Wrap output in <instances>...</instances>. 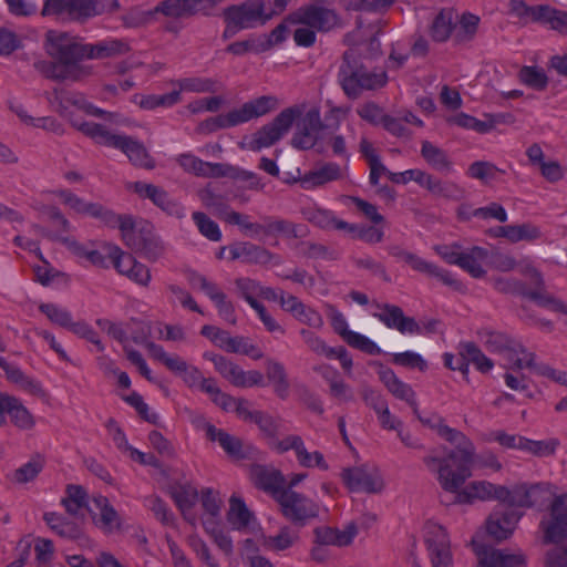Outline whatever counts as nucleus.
<instances>
[{
    "mask_svg": "<svg viewBox=\"0 0 567 567\" xmlns=\"http://www.w3.org/2000/svg\"><path fill=\"white\" fill-rule=\"evenodd\" d=\"M440 433L454 445V450L444 457L426 456L424 463L429 470L436 472L440 486L449 493L455 494V502L472 504L475 501L496 499L504 502L506 487L495 485L487 481H474L463 486L472 475L471 466L474 460L475 447L470 439L462 432L452 427H440Z\"/></svg>",
    "mask_w": 567,
    "mask_h": 567,
    "instance_id": "obj_1",
    "label": "nucleus"
},
{
    "mask_svg": "<svg viewBox=\"0 0 567 567\" xmlns=\"http://www.w3.org/2000/svg\"><path fill=\"white\" fill-rule=\"evenodd\" d=\"M44 50L52 59L45 73L59 81H81L94 73V66L84 64L83 42L78 35L60 30H48L44 35Z\"/></svg>",
    "mask_w": 567,
    "mask_h": 567,
    "instance_id": "obj_2",
    "label": "nucleus"
},
{
    "mask_svg": "<svg viewBox=\"0 0 567 567\" xmlns=\"http://www.w3.org/2000/svg\"><path fill=\"white\" fill-rule=\"evenodd\" d=\"M276 106L277 99L275 96L264 95L246 102L239 109L206 120L202 127L208 132L234 127L247 123L252 118L260 117L276 109Z\"/></svg>",
    "mask_w": 567,
    "mask_h": 567,
    "instance_id": "obj_3",
    "label": "nucleus"
},
{
    "mask_svg": "<svg viewBox=\"0 0 567 567\" xmlns=\"http://www.w3.org/2000/svg\"><path fill=\"white\" fill-rule=\"evenodd\" d=\"M302 114V106L295 105L281 111L271 123L258 130L241 147L252 152L270 147L288 133L295 121Z\"/></svg>",
    "mask_w": 567,
    "mask_h": 567,
    "instance_id": "obj_4",
    "label": "nucleus"
},
{
    "mask_svg": "<svg viewBox=\"0 0 567 567\" xmlns=\"http://www.w3.org/2000/svg\"><path fill=\"white\" fill-rule=\"evenodd\" d=\"M555 493L556 487L547 482L534 484L519 483L511 488L506 487L503 503L515 508L540 507L555 496Z\"/></svg>",
    "mask_w": 567,
    "mask_h": 567,
    "instance_id": "obj_5",
    "label": "nucleus"
},
{
    "mask_svg": "<svg viewBox=\"0 0 567 567\" xmlns=\"http://www.w3.org/2000/svg\"><path fill=\"white\" fill-rule=\"evenodd\" d=\"M339 80L344 93L352 99L364 90H377L384 86L388 75L384 71H369L364 68L353 70L349 63L340 66Z\"/></svg>",
    "mask_w": 567,
    "mask_h": 567,
    "instance_id": "obj_6",
    "label": "nucleus"
},
{
    "mask_svg": "<svg viewBox=\"0 0 567 567\" xmlns=\"http://www.w3.org/2000/svg\"><path fill=\"white\" fill-rule=\"evenodd\" d=\"M330 0H317V2L300 7L288 17L292 24H302L318 32H328L341 25L340 17L331 9L322 4Z\"/></svg>",
    "mask_w": 567,
    "mask_h": 567,
    "instance_id": "obj_7",
    "label": "nucleus"
},
{
    "mask_svg": "<svg viewBox=\"0 0 567 567\" xmlns=\"http://www.w3.org/2000/svg\"><path fill=\"white\" fill-rule=\"evenodd\" d=\"M276 501L284 516L300 526L319 515V505L316 502L291 488L277 491Z\"/></svg>",
    "mask_w": 567,
    "mask_h": 567,
    "instance_id": "obj_8",
    "label": "nucleus"
},
{
    "mask_svg": "<svg viewBox=\"0 0 567 567\" xmlns=\"http://www.w3.org/2000/svg\"><path fill=\"white\" fill-rule=\"evenodd\" d=\"M432 567H453L450 537L445 528L434 522H427L423 528Z\"/></svg>",
    "mask_w": 567,
    "mask_h": 567,
    "instance_id": "obj_9",
    "label": "nucleus"
},
{
    "mask_svg": "<svg viewBox=\"0 0 567 567\" xmlns=\"http://www.w3.org/2000/svg\"><path fill=\"white\" fill-rule=\"evenodd\" d=\"M545 542L559 543L567 538V494L555 496L540 520Z\"/></svg>",
    "mask_w": 567,
    "mask_h": 567,
    "instance_id": "obj_10",
    "label": "nucleus"
},
{
    "mask_svg": "<svg viewBox=\"0 0 567 567\" xmlns=\"http://www.w3.org/2000/svg\"><path fill=\"white\" fill-rule=\"evenodd\" d=\"M341 477L346 486L351 492L379 493L384 487V482L380 471L373 466L363 464L344 468Z\"/></svg>",
    "mask_w": 567,
    "mask_h": 567,
    "instance_id": "obj_11",
    "label": "nucleus"
},
{
    "mask_svg": "<svg viewBox=\"0 0 567 567\" xmlns=\"http://www.w3.org/2000/svg\"><path fill=\"white\" fill-rule=\"evenodd\" d=\"M107 252L114 268L123 276L141 286H148L151 281L150 269L137 261L132 255L124 252L118 246L105 243Z\"/></svg>",
    "mask_w": 567,
    "mask_h": 567,
    "instance_id": "obj_12",
    "label": "nucleus"
},
{
    "mask_svg": "<svg viewBox=\"0 0 567 567\" xmlns=\"http://www.w3.org/2000/svg\"><path fill=\"white\" fill-rule=\"evenodd\" d=\"M224 17L241 29H250L257 24H265L272 18V13H268L264 0H248L239 6L227 8Z\"/></svg>",
    "mask_w": 567,
    "mask_h": 567,
    "instance_id": "obj_13",
    "label": "nucleus"
},
{
    "mask_svg": "<svg viewBox=\"0 0 567 567\" xmlns=\"http://www.w3.org/2000/svg\"><path fill=\"white\" fill-rule=\"evenodd\" d=\"M324 127L319 109L311 107L297 122V130L291 140L292 146L299 150L312 148L320 140Z\"/></svg>",
    "mask_w": 567,
    "mask_h": 567,
    "instance_id": "obj_14",
    "label": "nucleus"
},
{
    "mask_svg": "<svg viewBox=\"0 0 567 567\" xmlns=\"http://www.w3.org/2000/svg\"><path fill=\"white\" fill-rule=\"evenodd\" d=\"M68 16L72 20H83L101 14L93 0H45L42 16Z\"/></svg>",
    "mask_w": 567,
    "mask_h": 567,
    "instance_id": "obj_15",
    "label": "nucleus"
},
{
    "mask_svg": "<svg viewBox=\"0 0 567 567\" xmlns=\"http://www.w3.org/2000/svg\"><path fill=\"white\" fill-rule=\"evenodd\" d=\"M127 188L136 193L141 198L150 199L155 206L169 216L176 218H183L185 216L183 205L172 198L162 187L143 182H133L128 184Z\"/></svg>",
    "mask_w": 567,
    "mask_h": 567,
    "instance_id": "obj_16",
    "label": "nucleus"
},
{
    "mask_svg": "<svg viewBox=\"0 0 567 567\" xmlns=\"http://www.w3.org/2000/svg\"><path fill=\"white\" fill-rule=\"evenodd\" d=\"M7 416L20 430L30 431L35 426L34 416L19 398L0 392V427L7 424Z\"/></svg>",
    "mask_w": 567,
    "mask_h": 567,
    "instance_id": "obj_17",
    "label": "nucleus"
},
{
    "mask_svg": "<svg viewBox=\"0 0 567 567\" xmlns=\"http://www.w3.org/2000/svg\"><path fill=\"white\" fill-rule=\"evenodd\" d=\"M480 567H525L526 560L523 554L497 549L472 540Z\"/></svg>",
    "mask_w": 567,
    "mask_h": 567,
    "instance_id": "obj_18",
    "label": "nucleus"
},
{
    "mask_svg": "<svg viewBox=\"0 0 567 567\" xmlns=\"http://www.w3.org/2000/svg\"><path fill=\"white\" fill-rule=\"evenodd\" d=\"M379 311L372 316L389 329H395L402 334H422L421 326L412 317H406L403 310L394 305H377Z\"/></svg>",
    "mask_w": 567,
    "mask_h": 567,
    "instance_id": "obj_19",
    "label": "nucleus"
},
{
    "mask_svg": "<svg viewBox=\"0 0 567 567\" xmlns=\"http://www.w3.org/2000/svg\"><path fill=\"white\" fill-rule=\"evenodd\" d=\"M50 194L60 198L61 203L75 214L99 218L103 223H110L114 218L113 212L97 203L86 202L69 189H55Z\"/></svg>",
    "mask_w": 567,
    "mask_h": 567,
    "instance_id": "obj_20",
    "label": "nucleus"
},
{
    "mask_svg": "<svg viewBox=\"0 0 567 567\" xmlns=\"http://www.w3.org/2000/svg\"><path fill=\"white\" fill-rule=\"evenodd\" d=\"M89 512L94 525L104 534H112L121 528V518L106 497H93Z\"/></svg>",
    "mask_w": 567,
    "mask_h": 567,
    "instance_id": "obj_21",
    "label": "nucleus"
},
{
    "mask_svg": "<svg viewBox=\"0 0 567 567\" xmlns=\"http://www.w3.org/2000/svg\"><path fill=\"white\" fill-rule=\"evenodd\" d=\"M392 254L404 260L406 264L411 266L413 270L417 272H422L430 277H433L446 286L454 287L457 285L456 279L450 271L439 267L434 262L427 261L422 257L405 250H396L393 251Z\"/></svg>",
    "mask_w": 567,
    "mask_h": 567,
    "instance_id": "obj_22",
    "label": "nucleus"
},
{
    "mask_svg": "<svg viewBox=\"0 0 567 567\" xmlns=\"http://www.w3.org/2000/svg\"><path fill=\"white\" fill-rule=\"evenodd\" d=\"M301 214L307 221L322 229L354 230L352 224L338 219L333 212L316 204L303 206Z\"/></svg>",
    "mask_w": 567,
    "mask_h": 567,
    "instance_id": "obj_23",
    "label": "nucleus"
},
{
    "mask_svg": "<svg viewBox=\"0 0 567 567\" xmlns=\"http://www.w3.org/2000/svg\"><path fill=\"white\" fill-rule=\"evenodd\" d=\"M378 375L380 381L394 398L406 402L416 412L417 404L415 392L409 383L402 381L392 369L383 365H380Z\"/></svg>",
    "mask_w": 567,
    "mask_h": 567,
    "instance_id": "obj_24",
    "label": "nucleus"
},
{
    "mask_svg": "<svg viewBox=\"0 0 567 567\" xmlns=\"http://www.w3.org/2000/svg\"><path fill=\"white\" fill-rule=\"evenodd\" d=\"M130 45L126 41L107 38L95 43H85L84 60H104L126 54Z\"/></svg>",
    "mask_w": 567,
    "mask_h": 567,
    "instance_id": "obj_25",
    "label": "nucleus"
},
{
    "mask_svg": "<svg viewBox=\"0 0 567 567\" xmlns=\"http://www.w3.org/2000/svg\"><path fill=\"white\" fill-rule=\"evenodd\" d=\"M229 507L226 513V518L231 529L245 530L254 528L257 524L256 516L248 508L245 501L237 494L229 497Z\"/></svg>",
    "mask_w": 567,
    "mask_h": 567,
    "instance_id": "obj_26",
    "label": "nucleus"
},
{
    "mask_svg": "<svg viewBox=\"0 0 567 567\" xmlns=\"http://www.w3.org/2000/svg\"><path fill=\"white\" fill-rule=\"evenodd\" d=\"M175 161L186 173L199 177H219L226 174L223 164L205 162L192 153L179 154Z\"/></svg>",
    "mask_w": 567,
    "mask_h": 567,
    "instance_id": "obj_27",
    "label": "nucleus"
},
{
    "mask_svg": "<svg viewBox=\"0 0 567 567\" xmlns=\"http://www.w3.org/2000/svg\"><path fill=\"white\" fill-rule=\"evenodd\" d=\"M73 125L86 136L91 137L96 144L118 150L124 138V134H115L104 125L94 122H73Z\"/></svg>",
    "mask_w": 567,
    "mask_h": 567,
    "instance_id": "obj_28",
    "label": "nucleus"
},
{
    "mask_svg": "<svg viewBox=\"0 0 567 567\" xmlns=\"http://www.w3.org/2000/svg\"><path fill=\"white\" fill-rule=\"evenodd\" d=\"M358 534L354 523L348 524L344 529L331 527H318L315 529L316 543L324 546L343 547L350 545Z\"/></svg>",
    "mask_w": 567,
    "mask_h": 567,
    "instance_id": "obj_29",
    "label": "nucleus"
},
{
    "mask_svg": "<svg viewBox=\"0 0 567 567\" xmlns=\"http://www.w3.org/2000/svg\"><path fill=\"white\" fill-rule=\"evenodd\" d=\"M520 517L522 514L513 511L504 514L493 513L486 522V530L496 540L506 539L513 534Z\"/></svg>",
    "mask_w": 567,
    "mask_h": 567,
    "instance_id": "obj_30",
    "label": "nucleus"
},
{
    "mask_svg": "<svg viewBox=\"0 0 567 567\" xmlns=\"http://www.w3.org/2000/svg\"><path fill=\"white\" fill-rule=\"evenodd\" d=\"M327 381L330 394L342 402L354 401V392L352 388L344 382L339 371L331 365H321L315 369Z\"/></svg>",
    "mask_w": 567,
    "mask_h": 567,
    "instance_id": "obj_31",
    "label": "nucleus"
},
{
    "mask_svg": "<svg viewBox=\"0 0 567 567\" xmlns=\"http://www.w3.org/2000/svg\"><path fill=\"white\" fill-rule=\"evenodd\" d=\"M111 227L117 226L123 241L132 249H142L144 246V237L142 231L136 228V224L132 216L128 215H115L110 223H105Z\"/></svg>",
    "mask_w": 567,
    "mask_h": 567,
    "instance_id": "obj_32",
    "label": "nucleus"
},
{
    "mask_svg": "<svg viewBox=\"0 0 567 567\" xmlns=\"http://www.w3.org/2000/svg\"><path fill=\"white\" fill-rule=\"evenodd\" d=\"M0 367L4 371L7 379L23 391L33 395L42 394L40 382L27 375L17 364L10 363L0 357Z\"/></svg>",
    "mask_w": 567,
    "mask_h": 567,
    "instance_id": "obj_33",
    "label": "nucleus"
},
{
    "mask_svg": "<svg viewBox=\"0 0 567 567\" xmlns=\"http://www.w3.org/2000/svg\"><path fill=\"white\" fill-rule=\"evenodd\" d=\"M204 430L210 441L218 442L223 450L231 457L243 458L245 452L243 451V443L239 439L217 429L210 423L204 424Z\"/></svg>",
    "mask_w": 567,
    "mask_h": 567,
    "instance_id": "obj_34",
    "label": "nucleus"
},
{
    "mask_svg": "<svg viewBox=\"0 0 567 567\" xmlns=\"http://www.w3.org/2000/svg\"><path fill=\"white\" fill-rule=\"evenodd\" d=\"M169 494L183 516L189 522L194 520L192 509L198 502L197 489L188 484H178L171 487Z\"/></svg>",
    "mask_w": 567,
    "mask_h": 567,
    "instance_id": "obj_35",
    "label": "nucleus"
},
{
    "mask_svg": "<svg viewBox=\"0 0 567 567\" xmlns=\"http://www.w3.org/2000/svg\"><path fill=\"white\" fill-rule=\"evenodd\" d=\"M421 156L435 171L450 174L454 172L453 163L446 152L429 141L421 145Z\"/></svg>",
    "mask_w": 567,
    "mask_h": 567,
    "instance_id": "obj_36",
    "label": "nucleus"
},
{
    "mask_svg": "<svg viewBox=\"0 0 567 567\" xmlns=\"http://www.w3.org/2000/svg\"><path fill=\"white\" fill-rule=\"evenodd\" d=\"M488 251L485 248L474 246L463 251L457 266L467 271L474 278H483L486 274L483 262L487 259Z\"/></svg>",
    "mask_w": 567,
    "mask_h": 567,
    "instance_id": "obj_37",
    "label": "nucleus"
},
{
    "mask_svg": "<svg viewBox=\"0 0 567 567\" xmlns=\"http://www.w3.org/2000/svg\"><path fill=\"white\" fill-rule=\"evenodd\" d=\"M341 169L338 164L328 163L315 171L309 172L301 178V186L305 189L315 188L329 182L339 179Z\"/></svg>",
    "mask_w": 567,
    "mask_h": 567,
    "instance_id": "obj_38",
    "label": "nucleus"
},
{
    "mask_svg": "<svg viewBox=\"0 0 567 567\" xmlns=\"http://www.w3.org/2000/svg\"><path fill=\"white\" fill-rule=\"evenodd\" d=\"M118 150L122 151L136 166L148 169L155 166L153 158L148 155L144 145L131 136H124Z\"/></svg>",
    "mask_w": 567,
    "mask_h": 567,
    "instance_id": "obj_39",
    "label": "nucleus"
},
{
    "mask_svg": "<svg viewBox=\"0 0 567 567\" xmlns=\"http://www.w3.org/2000/svg\"><path fill=\"white\" fill-rule=\"evenodd\" d=\"M173 92H178V103L183 92L214 93L217 91V82L209 78H184L172 82Z\"/></svg>",
    "mask_w": 567,
    "mask_h": 567,
    "instance_id": "obj_40",
    "label": "nucleus"
},
{
    "mask_svg": "<svg viewBox=\"0 0 567 567\" xmlns=\"http://www.w3.org/2000/svg\"><path fill=\"white\" fill-rule=\"evenodd\" d=\"M203 0H164L156 8V12H161L166 17L182 18L195 14Z\"/></svg>",
    "mask_w": 567,
    "mask_h": 567,
    "instance_id": "obj_41",
    "label": "nucleus"
},
{
    "mask_svg": "<svg viewBox=\"0 0 567 567\" xmlns=\"http://www.w3.org/2000/svg\"><path fill=\"white\" fill-rule=\"evenodd\" d=\"M203 528L214 544L226 555L234 551V543L230 535L223 528L220 519H203Z\"/></svg>",
    "mask_w": 567,
    "mask_h": 567,
    "instance_id": "obj_42",
    "label": "nucleus"
},
{
    "mask_svg": "<svg viewBox=\"0 0 567 567\" xmlns=\"http://www.w3.org/2000/svg\"><path fill=\"white\" fill-rule=\"evenodd\" d=\"M506 367L511 369H530L535 372V353L528 351L522 343H513L512 349L506 351Z\"/></svg>",
    "mask_w": 567,
    "mask_h": 567,
    "instance_id": "obj_43",
    "label": "nucleus"
},
{
    "mask_svg": "<svg viewBox=\"0 0 567 567\" xmlns=\"http://www.w3.org/2000/svg\"><path fill=\"white\" fill-rule=\"evenodd\" d=\"M198 501L203 508V519H220L223 498L214 488L205 487L198 493Z\"/></svg>",
    "mask_w": 567,
    "mask_h": 567,
    "instance_id": "obj_44",
    "label": "nucleus"
},
{
    "mask_svg": "<svg viewBox=\"0 0 567 567\" xmlns=\"http://www.w3.org/2000/svg\"><path fill=\"white\" fill-rule=\"evenodd\" d=\"M62 504L66 512L74 516H82L84 511H89L91 501L87 499V494L80 485H69L66 488V497L63 498Z\"/></svg>",
    "mask_w": 567,
    "mask_h": 567,
    "instance_id": "obj_45",
    "label": "nucleus"
},
{
    "mask_svg": "<svg viewBox=\"0 0 567 567\" xmlns=\"http://www.w3.org/2000/svg\"><path fill=\"white\" fill-rule=\"evenodd\" d=\"M290 231V224L282 219L266 218L264 224L249 221L245 234L249 237L260 238L262 236H275Z\"/></svg>",
    "mask_w": 567,
    "mask_h": 567,
    "instance_id": "obj_46",
    "label": "nucleus"
},
{
    "mask_svg": "<svg viewBox=\"0 0 567 567\" xmlns=\"http://www.w3.org/2000/svg\"><path fill=\"white\" fill-rule=\"evenodd\" d=\"M299 540L298 530L284 526L277 535L265 537L264 545L272 551H282L291 548Z\"/></svg>",
    "mask_w": 567,
    "mask_h": 567,
    "instance_id": "obj_47",
    "label": "nucleus"
},
{
    "mask_svg": "<svg viewBox=\"0 0 567 567\" xmlns=\"http://www.w3.org/2000/svg\"><path fill=\"white\" fill-rule=\"evenodd\" d=\"M134 102L143 110H155L157 107H172L178 103V92L171 91L165 94L135 95Z\"/></svg>",
    "mask_w": 567,
    "mask_h": 567,
    "instance_id": "obj_48",
    "label": "nucleus"
},
{
    "mask_svg": "<svg viewBox=\"0 0 567 567\" xmlns=\"http://www.w3.org/2000/svg\"><path fill=\"white\" fill-rule=\"evenodd\" d=\"M518 79L524 85L535 91H544L548 85V76L545 70L536 65L523 66L519 70Z\"/></svg>",
    "mask_w": 567,
    "mask_h": 567,
    "instance_id": "obj_49",
    "label": "nucleus"
},
{
    "mask_svg": "<svg viewBox=\"0 0 567 567\" xmlns=\"http://www.w3.org/2000/svg\"><path fill=\"white\" fill-rule=\"evenodd\" d=\"M47 525L58 535L65 538H76L80 535L78 526L68 522L62 515L55 512H48L43 515Z\"/></svg>",
    "mask_w": 567,
    "mask_h": 567,
    "instance_id": "obj_50",
    "label": "nucleus"
},
{
    "mask_svg": "<svg viewBox=\"0 0 567 567\" xmlns=\"http://www.w3.org/2000/svg\"><path fill=\"white\" fill-rule=\"evenodd\" d=\"M453 30V12L451 10H442L433 20L431 25V37L434 41H446Z\"/></svg>",
    "mask_w": 567,
    "mask_h": 567,
    "instance_id": "obj_51",
    "label": "nucleus"
},
{
    "mask_svg": "<svg viewBox=\"0 0 567 567\" xmlns=\"http://www.w3.org/2000/svg\"><path fill=\"white\" fill-rule=\"evenodd\" d=\"M44 467V460L41 456H35L27 463L18 467L12 476L17 484H27L33 482Z\"/></svg>",
    "mask_w": 567,
    "mask_h": 567,
    "instance_id": "obj_52",
    "label": "nucleus"
},
{
    "mask_svg": "<svg viewBox=\"0 0 567 567\" xmlns=\"http://www.w3.org/2000/svg\"><path fill=\"white\" fill-rule=\"evenodd\" d=\"M539 23L548 25L550 29L560 33L567 32V11L555 9L543 4Z\"/></svg>",
    "mask_w": 567,
    "mask_h": 567,
    "instance_id": "obj_53",
    "label": "nucleus"
},
{
    "mask_svg": "<svg viewBox=\"0 0 567 567\" xmlns=\"http://www.w3.org/2000/svg\"><path fill=\"white\" fill-rule=\"evenodd\" d=\"M431 178V174L419 168L406 169L400 173L389 172V179L392 183L404 185L413 181L425 189H427Z\"/></svg>",
    "mask_w": 567,
    "mask_h": 567,
    "instance_id": "obj_54",
    "label": "nucleus"
},
{
    "mask_svg": "<svg viewBox=\"0 0 567 567\" xmlns=\"http://www.w3.org/2000/svg\"><path fill=\"white\" fill-rule=\"evenodd\" d=\"M427 190L435 196L449 199H461L464 190L454 182H444L432 175Z\"/></svg>",
    "mask_w": 567,
    "mask_h": 567,
    "instance_id": "obj_55",
    "label": "nucleus"
},
{
    "mask_svg": "<svg viewBox=\"0 0 567 567\" xmlns=\"http://www.w3.org/2000/svg\"><path fill=\"white\" fill-rule=\"evenodd\" d=\"M192 218L198 231L210 241H219L221 239V231L216 221L209 218L202 212H195Z\"/></svg>",
    "mask_w": 567,
    "mask_h": 567,
    "instance_id": "obj_56",
    "label": "nucleus"
},
{
    "mask_svg": "<svg viewBox=\"0 0 567 567\" xmlns=\"http://www.w3.org/2000/svg\"><path fill=\"white\" fill-rule=\"evenodd\" d=\"M558 446L559 441L554 437L540 441H534L526 437L523 452L537 457H547L554 455Z\"/></svg>",
    "mask_w": 567,
    "mask_h": 567,
    "instance_id": "obj_57",
    "label": "nucleus"
},
{
    "mask_svg": "<svg viewBox=\"0 0 567 567\" xmlns=\"http://www.w3.org/2000/svg\"><path fill=\"white\" fill-rule=\"evenodd\" d=\"M296 458L300 466L307 468L317 467L321 471H328L329 464L326 461L323 454L319 451L309 452L305 445V442L301 443V447L296 453Z\"/></svg>",
    "mask_w": 567,
    "mask_h": 567,
    "instance_id": "obj_58",
    "label": "nucleus"
},
{
    "mask_svg": "<svg viewBox=\"0 0 567 567\" xmlns=\"http://www.w3.org/2000/svg\"><path fill=\"white\" fill-rule=\"evenodd\" d=\"M188 545L196 555L197 559L206 567H220L218 560L213 556L208 544L198 535L188 537Z\"/></svg>",
    "mask_w": 567,
    "mask_h": 567,
    "instance_id": "obj_59",
    "label": "nucleus"
},
{
    "mask_svg": "<svg viewBox=\"0 0 567 567\" xmlns=\"http://www.w3.org/2000/svg\"><path fill=\"white\" fill-rule=\"evenodd\" d=\"M462 353L468 363L472 362L483 373L491 371L494 367L493 361L472 342L462 343Z\"/></svg>",
    "mask_w": 567,
    "mask_h": 567,
    "instance_id": "obj_60",
    "label": "nucleus"
},
{
    "mask_svg": "<svg viewBox=\"0 0 567 567\" xmlns=\"http://www.w3.org/2000/svg\"><path fill=\"white\" fill-rule=\"evenodd\" d=\"M267 377L274 384L276 393L280 398H285L288 391V382L285 368L277 361H270L267 364Z\"/></svg>",
    "mask_w": 567,
    "mask_h": 567,
    "instance_id": "obj_61",
    "label": "nucleus"
},
{
    "mask_svg": "<svg viewBox=\"0 0 567 567\" xmlns=\"http://www.w3.org/2000/svg\"><path fill=\"white\" fill-rule=\"evenodd\" d=\"M144 506L164 525H174L175 517L167 505L157 496H148L144 499Z\"/></svg>",
    "mask_w": 567,
    "mask_h": 567,
    "instance_id": "obj_62",
    "label": "nucleus"
},
{
    "mask_svg": "<svg viewBox=\"0 0 567 567\" xmlns=\"http://www.w3.org/2000/svg\"><path fill=\"white\" fill-rule=\"evenodd\" d=\"M300 336L308 348L318 355L331 359L334 358L336 353H338L336 348L327 346L323 339L307 329H301Z\"/></svg>",
    "mask_w": 567,
    "mask_h": 567,
    "instance_id": "obj_63",
    "label": "nucleus"
},
{
    "mask_svg": "<svg viewBox=\"0 0 567 567\" xmlns=\"http://www.w3.org/2000/svg\"><path fill=\"white\" fill-rule=\"evenodd\" d=\"M540 229L530 224L509 225L508 241L515 244L518 241H533L540 237Z\"/></svg>",
    "mask_w": 567,
    "mask_h": 567,
    "instance_id": "obj_64",
    "label": "nucleus"
}]
</instances>
